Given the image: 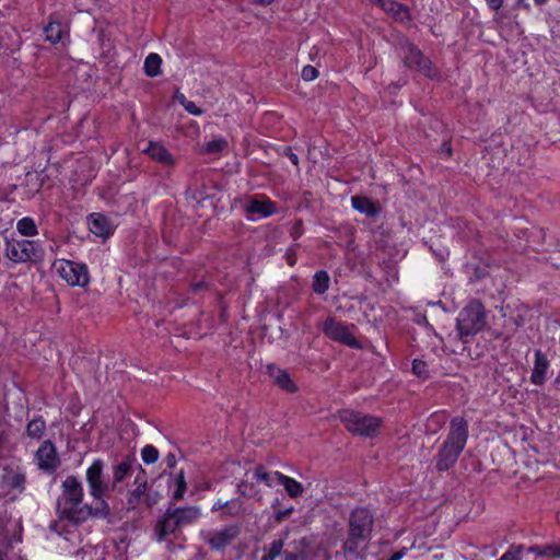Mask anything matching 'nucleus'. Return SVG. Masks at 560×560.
Here are the masks:
<instances>
[{
	"label": "nucleus",
	"mask_w": 560,
	"mask_h": 560,
	"mask_svg": "<svg viewBox=\"0 0 560 560\" xmlns=\"http://www.w3.org/2000/svg\"><path fill=\"white\" fill-rule=\"evenodd\" d=\"M83 486L75 476H68L61 483V494L57 500V512L61 520L80 525L90 517L107 518L110 509L107 502L83 504Z\"/></svg>",
	"instance_id": "obj_1"
},
{
	"label": "nucleus",
	"mask_w": 560,
	"mask_h": 560,
	"mask_svg": "<svg viewBox=\"0 0 560 560\" xmlns=\"http://www.w3.org/2000/svg\"><path fill=\"white\" fill-rule=\"evenodd\" d=\"M374 525V516L366 508H355L348 518V533L342 550L348 559H357L366 549Z\"/></svg>",
	"instance_id": "obj_2"
},
{
	"label": "nucleus",
	"mask_w": 560,
	"mask_h": 560,
	"mask_svg": "<svg viewBox=\"0 0 560 560\" xmlns=\"http://www.w3.org/2000/svg\"><path fill=\"white\" fill-rule=\"evenodd\" d=\"M468 422L463 417H454L448 433L434 457L438 471H447L457 462L468 440Z\"/></svg>",
	"instance_id": "obj_3"
},
{
	"label": "nucleus",
	"mask_w": 560,
	"mask_h": 560,
	"mask_svg": "<svg viewBox=\"0 0 560 560\" xmlns=\"http://www.w3.org/2000/svg\"><path fill=\"white\" fill-rule=\"evenodd\" d=\"M171 504L164 514L156 521L154 538L161 542L167 537H176L180 528L192 525L201 517V509L198 505L174 508Z\"/></svg>",
	"instance_id": "obj_4"
},
{
	"label": "nucleus",
	"mask_w": 560,
	"mask_h": 560,
	"mask_svg": "<svg viewBox=\"0 0 560 560\" xmlns=\"http://www.w3.org/2000/svg\"><path fill=\"white\" fill-rule=\"evenodd\" d=\"M3 255L13 264L36 262L43 259L44 250L38 242L16 238H4Z\"/></svg>",
	"instance_id": "obj_5"
},
{
	"label": "nucleus",
	"mask_w": 560,
	"mask_h": 560,
	"mask_svg": "<svg viewBox=\"0 0 560 560\" xmlns=\"http://www.w3.org/2000/svg\"><path fill=\"white\" fill-rule=\"evenodd\" d=\"M486 324L483 305L477 300L471 301L459 312L456 319V328L460 340L465 342L467 337L481 331Z\"/></svg>",
	"instance_id": "obj_6"
},
{
	"label": "nucleus",
	"mask_w": 560,
	"mask_h": 560,
	"mask_svg": "<svg viewBox=\"0 0 560 560\" xmlns=\"http://www.w3.org/2000/svg\"><path fill=\"white\" fill-rule=\"evenodd\" d=\"M339 418L350 433L371 439L378 434L383 423V420L378 417L354 410H343Z\"/></svg>",
	"instance_id": "obj_7"
},
{
	"label": "nucleus",
	"mask_w": 560,
	"mask_h": 560,
	"mask_svg": "<svg viewBox=\"0 0 560 560\" xmlns=\"http://www.w3.org/2000/svg\"><path fill=\"white\" fill-rule=\"evenodd\" d=\"M399 57L404 66L410 70L418 71L430 79L435 78L438 74L431 60L427 58L416 45L407 40L400 44Z\"/></svg>",
	"instance_id": "obj_8"
},
{
	"label": "nucleus",
	"mask_w": 560,
	"mask_h": 560,
	"mask_svg": "<svg viewBox=\"0 0 560 560\" xmlns=\"http://www.w3.org/2000/svg\"><path fill=\"white\" fill-rule=\"evenodd\" d=\"M52 266L60 278L71 287L85 288L90 283V273L85 264L59 259Z\"/></svg>",
	"instance_id": "obj_9"
},
{
	"label": "nucleus",
	"mask_w": 560,
	"mask_h": 560,
	"mask_svg": "<svg viewBox=\"0 0 560 560\" xmlns=\"http://www.w3.org/2000/svg\"><path fill=\"white\" fill-rule=\"evenodd\" d=\"M104 462L101 458L94 459L85 472L90 495L94 499L97 506L98 503L106 502L104 497L110 491L109 482L104 480Z\"/></svg>",
	"instance_id": "obj_10"
},
{
	"label": "nucleus",
	"mask_w": 560,
	"mask_h": 560,
	"mask_svg": "<svg viewBox=\"0 0 560 560\" xmlns=\"http://www.w3.org/2000/svg\"><path fill=\"white\" fill-rule=\"evenodd\" d=\"M241 534V527L237 524L228 525L221 529L201 532L202 539L209 545L211 550L222 551L230 546Z\"/></svg>",
	"instance_id": "obj_11"
},
{
	"label": "nucleus",
	"mask_w": 560,
	"mask_h": 560,
	"mask_svg": "<svg viewBox=\"0 0 560 560\" xmlns=\"http://www.w3.org/2000/svg\"><path fill=\"white\" fill-rule=\"evenodd\" d=\"M322 330L326 337L334 341L341 342L351 348H360L359 341L350 332L348 326L336 320L334 317H327L324 320Z\"/></svg>",
	"instance_id": "obj_12"
},
{
	"label": "nucleus",
	"mask_w": 560,
	"mask_h": 560,
	"mask_svg": "<svg viewBox=\"0 0 560 560\" xmlns=\"http://www.w3.org/2000/svg\"><path fill=\"white\" fill-rule=\"evenodd\" d=\"M36 466L39 470L51 475L60 466L56 446L50 440H45L34 455Z\"/></svg>",
	"instance_id": "obj_13"
},
{
	"label": "nucleus",
	"mask_w": 560,
	"mask_h": 560,
	"mask_svg": "<svg viewBox=\"0 0 560 560\" xmlns=\"http://www.w3.org/2000/svg\"><path fill=\"white\" fill-rule=\"evenodd\" d=\"M148 477L147 471L140 464H137V475L133 480V489L126 494L128 511H137L141 502H144L147 494Z\"/></svg>",
	"instance_id": "obj_14"
},
{
	"label": "nucleus",
	"mask_w": 560,
	"mask_h": 560,
	"mask_svg": "<svg viewBox=\"0 0 560 560\" xmlns=\"http://www.w3.org/2000/svg\"><path fill=\"white\" fill-rule=\"evenodd\" d=\"M133 465L137 466L136 458L129 455L125 456L119 463L112 467V481L109 482L110 490H116L118 486L130 476Z\"/></svg>",
	"instance_id": "obj_15"
},
{
	"label": "nucleus",
	"mask_w": 560,
	"mask_h": 560,
	"mask_svg": "<svg viewBox=\"0 0 560 560\" xmlns=\"http://www.w3.org/2000/svg\"><path fill=\"white\" fill-rule=\"evenodd\" d=\"M89 229L96 236L104 238L108 237L114 232L109 219L101 213H92L89 217Z\"/></svg>",
	"instance_id": "obj_16"
},
{
	"label": "nucleus",
	"mask_w": 560,
	"mask_h": 560,
	"mask_svg": "<svg viewBox=\"0 0 560 560\" xmlns=\"http://www.w3.org/2000/svg\"><path fill=\"white\" fill-rule=\"evenodd\" d=\"M267 372L273 383L281 389L288 393L296 392L298 387L287 371L270 364L267 366Z\"/></svg>",
	"instance_id": "obj_17"
},
{
	"label": "nucleus",
	"mask_w": 560,
	"mask_h": 560,
	"mask_svg": "<svg viewBox=\"0 0 560 560\" xmlns=\"http://www.w3.org/2000/svg\"><path fill=\"white\" fill-rule=\"evenodd\" d=\"M145 154H148L152 160L165 165V166H174L175 159L168 152V150L158 143V142H149L148 147L143 150Z\"/></svg>",
	"instance_id": "obj_18"
},
{
	"label": "nucleus",
	"mask_w": 560,
	"mask_h": 560,
	"mask_svg": "<svg viewBox=\"0 0 560 560\" xmlns=\"http://www.w3.org/2000/svg\"><path fill=\"white\" fill-rule=\"evenodd\" d=\"M549 368V361L541 350L535 351L534 369L530 375V382L535 385H542L546 382V373Z\"/></svg>",
	"instance_id": "obj_19"
},
{
	"label": "nucleus",
	"mask_w": 560,
	"mask_h": 560,
	"mask_svg": "<svg viewBox=\"0 0 560 560\" xmlns=\"http://www.w3.org/2000/svg\"><path fill=\"white\" fill-rule=\"evenodd\" d=\"M246 212L249 214H259L267 218L275 213V203L267 197L252 199L246 206Z\"/></svg>",
	"instance_id": "obj_20"
},
{
	"label": "nucleus",
	"mask_w": 560,
	"mask_h": 560,
	"mask_svg": "<svg viewBox=\"0 0 560 560\" xmlns=\"http://www.w3.org/2000/svg\"><path fill=\"white\" fill-rule=\"evenodd\" d=\"M352 207L368 217L375 218L380 214V207L368 197L354 196L351 198Z\"/></svg>",
	"instance_id": "obj_21"
},
{
	"label": "nucleus",
	"mask_w": 560,
	"mask_h": 560,
	"mask_svg": "<svg viewBox=\"0 0 560 560\" xmlns=\"http://www.w3.org/2000/svg\"><path fill=\"white\" fill-rule=\"evenodd\" d=\"M46 432V422L42 416H36L26 424L25 435L32 440L39 441Z\"/></svg>",
	"instance_id": "obj_22"
},
{
	"label": "nucleus",
	"mask_w": 560,
	"mask_h": 560,
	"mask_svg": "<svg viewBox=\"0 0 560 560\" xmlns=\"http://www.w3.org/2000/svg\"><path fill=\"white\" fill-rule=\"evenodd\" d=\"M278 483L282 485L291 498H296L303 493V486L295 479L276 471Z\"/></svg>",
	"instance_id": "obj_23"
},
{
	"label": "nucleus",
	"mask_w": 560,
	"mask_h": 560,
	"mask_svg": "<svg viewBox=\"0 0 560 560\" xmlns=\"http://www.w3.org/2000/svg\"><path fill=\"white\" fill-rule=\"evenodd\" d=\"M329 284L330 277L326 270H319L315 272L313 277L312 289L316 294L322 295L327 292Z\"/></svg>",
	"instance_id": "obj_24"
},
{
	"label": "nucleus",
	"mask_w": 560,
	"mask_h": 560,
	"mask_svg": "<svg viewBox=\"0 0 560 560\" xmlns=\"http://www.w3.org/2000/svg\"><path fill=\"white\" fill-rule=\"evenodd\" d=\"M174 483H175V490L171 498V504H175L177 501H180L184 499L186 489H187V482L185 477V471L180 469L174 477Z\"/></svg>",
	"instance_id": "obj_25"
},
{
	"label": "nucleus",
	"mask_w": 560,
	"mask_h": 560,
	"mask_svg": "<svg viewBox=\"0 0 560 560\" xmlns=\"http://www.w3.org/2000/svg\"><path fill=\"white\" fill-rule=\"evenodd\" d=\"M162 58L158 54H150L144 60V72L148 77L154 78L161 72Z\"/></svg>",
	"instance_id": "obj_26"
},
{
	"label": "nucleus",
	"mask_w": 560,
	"mask_h": 560,
	"mask_svg": "<svg viewBox=\"0 0 560 560\" xmlns=\"http://www.w3.org/2000/svg\"><path fill=\"white\" fill-rule=\"evenodd\" d=\"M284 542L282 539H275L268 546L264 547L265 555L260 560H275L283 555Z\"/></svg>",
	"instance_id": "obj_27"
},
{
	"label": "nucleus",
	"mask_w": 560,
	"mask_h": 560,
	"mask_svg": "<svg viewBox=\"0 0 560 560\" xmlns=\"http://www.w3.org/2000/svg\"><path fill=\"white\" fill-rule=\"evenodd\" d=\"M16 230L23 236H35L38 234L35 221L30 217L20 219L16 223Z\"/></svg>",
	"instance_id": "obj_28"
},
{
	"label": "nucleus",
	"mask_w": 560,
	"mask_h": 560,
	"mask_svg": "<svg viewBox=\"0 0 560 560\" xmlns=\"http://www.w3.org/2000/svg\"><path fill=\"white\" fill-rule=\"evenodd\" d=\"M254 478L259 482H264L268 487H272L273 481L277 480L276 471L269 472L262 465L255 467Z\"/></svg>",
	"instance_id": "obj_29"
},
{
	"label": "nucleus",
	"mask_w": 560,
	"mask_h": 560,
	"mask_svg": "<svg viewBox=\"0 0 560 560\" xmlns=\"http://www.w3.org/2000/svg\"><path fill=\"white\" fill-rule=\"evenodd\" d=\"M46 40L51 44H57L62 37L61 24L57 22H50L44 30Z\"/></svg>",
	"instance_id": "obj_30"
},
{
	"label": "nucleus",
	"mask_w": 560,
	"mask_h": 560,
	"mask_svg": "<svg viewBox=\"0 0 560 560\" xmlns=\"http://www.w3.org/2000/svg\"><path fill=\"white\" fill-rule=\"evenodd\" d=\"M373 4L378 5L385 12H390L393 14H399L400 12H406V7L400 3H397L393 0H370Z\"/></svg>",
	"instance_id": "obj_31"
},
{
	"label": "nucleus",
	"mask_w": 560,
	"mask_h": 560,
	"mask_svg": "<svg viewBox=\"0 0 560 560\" xmlns=\"http://www.w3.org/2000/svg\"><path fill=\"white\" fill-rule=\"evenodd\" d=\"M526 550L529 553H534L536 557L553 558V544L534 545Z\"/></svg>",
	"instance_id": "obj_32"
},
{
	"label": "nucleus",
	"mask_w": 560,
	"mask_h": 560,
	"mask_svg": "<svg viewBox=\"0 0 560 560\" xmlns=\"http://www.w3.org/2000/svg\"><path fill=\"white\" fill-rule=\"evenodd\" d=\"M26 483V476L24 472L15 471L9 477V486L18 490L20 493L24 492Z\"/></svg>",
	"instance_id": "obj_33"
},
{
	"label": "nucleus",
	"mask_w": 560,
	"mask_h": 560,
	"mask_svg": "<svg viewBox=\"0 0 560 560\" xmlns=\"http://www.w3.org/2000/svg\"><path fill=\"white\" fill-rule=\"evenodd\" d=\"M159 455L158 448L153 445H145L141 450V458L147 465L154 464L159 459Z\"/></svg>",
	"instance_id": "obj_34"
},
{
	"label": "nucleus",
	"mask_w": 560,
	"mask_h": 560,
	"mask_svg": "<svg viewBox=\"0 0 560 560\" xmlns=\"http://www.w3.org/2000/svg\"><path fill=\"white\" fill-rule=\"evenodd\" d=\"M244 511L243 501L240 499H233L228 501V505H225V511L223 515L226 516H236L240 515Z\"/></svg>",
	"instance_id": "obj_35"
},
{
	"label": "nucleus",
	"mask_w": 560,
	"mask_h": 560,
	"mask_svg": "<svg viewBox=\"0 0 560 560\" xmlns=\"http://www.w3.org/2000/svg\"><path fill=\"white\" fill-rule=\"evenodd\" d=\"M523 545H511L499 560H522Z\"/></svg>",
	"instance_id": "obj_36"
},
{
	"label": "nucleus",
	"mask_w": 560,
	"mask_h": 560,
	"mask_svg": "<svg viewBox=\"0 0 560 560\" xmlns=\"http://www.w3.org/2000/svg\"><path fill=\"white\" fill-rule=\"evenodd\" d=\"M226 147V141L222 138L213 139L203 147V152L208 154L219 153Z\"/></svg>",
	"instance_id": "obj_37"
},
{
	"label": "nucleus",
	"mask_w": 560,
	"mask_h": 560,
	"mask_svg": "<svg viewBox=\"0 0 560 560\" xmlns=\"http://www.w3.org/2000/svg\"><path fill=\"white\" fill-rule=\"evenodd\" d=\"M412 372L421 378H428L430 376L428 363L419 359L412 361Z\"/></svg>",
	"instance_id": "obj_38"
},
{
	"label": "nucleus",
	"mask_w": 560,
	"mask_h": 560,
	"mask_svg": "<svg viewBox=\"0 0 560 560\" xmlns=\"http://www.w3.org/2000/svg\"><path fill=\"white\" fill-rule=\"evenodd\" d=\"M162 495L160 492L158 491H152L149 489V485L147 486V494H145V500H144V504L147 506V509H152L154 505H156L160 500H161Z\"/></svg>",
	"instance_id": "obj_39"
},
{
	"label": "nucleus",
	"mask_w": 560,
	"mask_h": 560,
	"mask_svg": "<svg viewBox=\"0 0 560 560\" xmlns=\"http://www.w3.org/2000/svg\"><path fill=\"white\" fill-rule=\"evenodd\" d=\"M184 108L195 116H200L202 114V110L191 101H187L185 96H182L180 101Z\"/></svg>",
	"instance_id": "obj_40"
},
{
	"label": "nucleus",
	"mask_w": 560,
	"mask_h": 560,
	"mask_svg": "<svg viewBox=\"0 0 560 560\" xmlns=\"http://www.w3.org/2000/svg\"><path fill=\"white\" fill-rule=\"evenodd\" d=\"M301 75L305 81H313L318 77V70L315 67L307 65L303 67Z\"/></svg>",
	"instance_id": "obj_41"
},
{
	"label": "nucleus",
	"mask_w": 560,
	"mask_h": 560,
	"mask_svg": "<svg viewBox=\"0 0 560 560\" xmlns=\"http://www.w3.org/2000/svg\"><path fill=\"white\" fill-rule=\"evenodd\" d=\"M283 154L288 156V159L292 162L294 165H299V156L292 151L291 148H285L283 151Z\"/></svg>",
	"instance_id": "obj_42"
},
{
	"label": "nucleus",
	"mask_w": 560,
	"mask_h": 560,
	"mask_svg": "<svg viewBox=\"0 0 560 560\" xmlns=\"http://www.w3.org/2000/svg\"><path fill=\"white\" fill-rule=\"evenodd\" d=\"M167 468L173 469L176 466V456L173 453H168L164 459Z\"/></svg>",
	"instance_id": "obj_43"
},
{
	"label": "nucleus",
	"mask_w": 560,
	"mask_h": 560,
	"mask_svg": "<svg viewBox=\"0 0 560 560\" xmlns=\"http://www.w3.org/2000/svg\"><path fill=\"white\" fill-rule=\"evenodd\" d=\"M488 7L494 11H498L503 5V0H486Z\"/></svg>",
	"instance_id": "obj_44"
},
{
	"label": "nucleus",
	"mask_w": 560,
	"mask_h": 560,
	"mask_svg": "<svg viewBox=\"0 0 560 560\" xmlns=\"http://www.w3.org/2000/svg\"><path fill=\"white\" fill-rule=\"evenodd\" d=\"M207 288V283L205 281H198L191 284V291L194 293H198L203 291Z\"/></svg>",
	"instance_id": "obj_45"
},
{
	"label": "nucleus",
	"mask_w": 560,
	"mask_h": 560,
	"mask_svg": "<svg viewBox=\"0 0 560 560\" xmlns=\"http://www.w3.org/2000/svg\"><path fill=\"white\" fill-rule=\"evenodd\" d=\"M287 259H288V264L290 266H294L295 265V261H296L295 253H294V250L292 248L288 249V252H287Z\"/></svg>",
	"instance_id": "obj_46"
},
{
	"label": "nucleus",
	"mask_w": 560,
	"mask_h": 560,
	"mask_svg": "<svg viewBox=\"0 0 560 560\" xmlns=\"http://www.w3.org/2000/svg\"><path fill=\"white\" fill-rule=\"evenodd\" d=\"M225 505H228V501L218 500L211 508L212 512H217L221 509H225Z\"/></svg>",
	"instance_id": "obj_47"
},
{
	"label": "nucleus",
	"mask_w": 560,
	"mask_h": 560,
	"mask_svg": "<svg viewBox=\"0 0 560 560\" xmlns=\"http://www.w3.org/2000/svg\"><path fill=\"white\" fill-rule=\"evenodd\" d=\"M298 559H299V555L295 552L284 550V552L282 555V560H298Z\"/></svg>",
	"instance_id": "obj_48"
},
{
	"label": "nucleus",
	"mask_w": 560,
	"mask_h": 560,
	"mask_svg": "<svg viewBox=\"0 0 560 560\" xmlns=\"http://www.w3.org/2000/svg\"><path fill=\"white\" fill-rule=\"evenodd\" d=\"M291 512H292V509H288V510H284V511H279V512L277 513V520H278V521L283 520V518H284V517H287Z\"/></svg>",
	"instance_id": "obj_49"
},
{
	"label": "nucleus",
	"mask_w": 560,
	"mask_h": 560,
	"mask_svg": "<svg viewBox=\"0 0 560 560\" xmlns=\"http://www.w3.org/2000/svg\"><path fill=\"white\" fill-rule=\"evenodd\" d=\"M405 555V549L394 552L388 560H400Z\"/></svg>",
	"instance_id": "obj_50"
},
{
	"label": "nucleus",
	"mask_w": 560,
	"mask_h": 560,
	"mask_svg": "<svg viewBox=\"0 0 560 560\" xmlns=\"http://www.w3.org/2000/svg\"><path fill=\"white\" fill-rule=\"evenodd\" d=\"M246 487L247 485L245 482H241L238 486H237V492L242 495H246L247 494V491H246Z\"/></svg>",
	"instance_id": "obj_51"
},
{
	"label": "nucleus",
	"mask_w": 560,
	"mask_h": 560,
	"mask_svg": "<svg viewBox=\"0 0 560 560\" xmlns=\"http://www.w3.org/2000/svg\"><path fill=\"white\" fill-rule=\"evenodd\" d=\"M553 558L560 559V542L553 544Z\"/></svg>",
	"instance_id": "obj_52"
},
{
	"label": "nucleus",
	"mask_w": 560,
	"mask_h": 560,
	"mask_svg": "<svg viewBox=\"0 0 560 560\" xmlns=\"http://www.w3.org/2000/svg\"><path fill=\"white\" fill-rule=\"evenodd\" d=\"M4 441H5L4 432L0 430V453H1V452H2V450H3Z\"/></svg>",
	"instance_id": "obj_53"
},
{
	"label": "nucleus",
	"mask_w": 560,
	"mask_h": 560,
	"mask_svg": "<svg viewBox=\"0 0 560 560\" xmlns=\"http://www.w3.org/2000/svg\"><path fill=\"white\" fill-rule=\"evenodd\" d=\"M257 1H258V3H260V4L266 5V4H270L273 0H257Z\"/></svg>",
	"instance_id": "obj_54"
},
{
	"label": "nucleus",
	"mask_w": 560,
	"mask_h": 560,
	"mask_svg": "<svg viewBox=\"0 0 560 560\" xmlns=\"http://www.w3.org/2000/svg\"><path fill=\"white\" fill-rule=\"evenodd\" d=\"M548 0H535L536 4H544L546 3Z\"/></svg>",
	"instance_id": "obj_55"
},
{
	"label": "nucleus",
	"mask_w": 560,
	"mask_h": 560,
	"mask_svg": "<svg viewBox=\"0 0 560 560\" xmlns=\"http://www.w3.org/2000/svg\"><path fill=\"white\" fill-rule=\"evenodd\" d=\"M556 383H560V377H557V378H556Z\"/></svg>",
	"instance_id": "obj_56"
}]
</instances>
